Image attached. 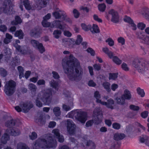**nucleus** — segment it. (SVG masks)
<instances>
[{"mask_svg": "<svg viewBox=\"0 0 149 149\" xmlns=\"http://www.w3.org/2000/svg\"><path fill=\"white\" fill-rule=\"evenodd\" d=\"M62 64L65 73L67 74L70 80L78 82L81 79L83 69L78 60L72 55H70L69 60L66 62L63 59Z\"/></svg>", "mask_w": 149, "mask_h": 149, "instance_id": "obj_1", "label": "nucleus"}, {"mask_svg": "<svg viewBox=\"0 0 149 149\" xmlns=\"http://www.w3.org/2000/svg\"><path fill=\"white\" fill-rule=\"evenodd\" d=\"M56 141L53 139L52 136H49L47 140L42 138H38L33 143V149H40V148H47L55 146Z\"/></svg>", "mask_w": 149, "mask_h": 149, "instance_id": "obj_2", "label": "nucleus"}, {"mask_svg": "<svg viewBox=\"0 0 149 149\" xmlns=\"http://www.w3.org/2000/svg\"><path fill=\"white\" fill-rule=\"evenodd\" d=\"M148 63L142 59H136L133 62V65L136 68L139 72L143 73L147 69Z\"/></svg>", "mask_w": 149, "mask_h": 149, "instance_id": "obj_3", "label": "nucleus"}, {"mask_svg": "<svg viewBox=\"0 0 149 149\" xmlns=\"http://www.w3.org/2000/svg\"><path fill=\"white\" fill-rule=\"evenodd\" d=\"M40 95V99L45 105H49L51 102L52 93L50 89H47L41 92Z\"/></svg>", "mask_w": 149, "mask_h": 149, "instance_id": "obj_4", "label": "nucleus"}, {"mask_svg": "<svg viewBox=\"0 0 149 149\" xmlns=\"http://www.w3.org/2000/svg\"><path fill=\"white\" fill-rule=\"evenodd\" d=\"M16 83L13 80L9 81L6 84L4 91L6 94L8 96L12 95L15 90Z\"/></svg>", "mask_w": 149, "mask_h": 149, "instance_id": "obj_5", "label": "nucleus"}, {"mask_svg": "<svg viewBox=\"0 0 149 149\" xmlns=\"http://www.w3.org/2000/svg\"><path fill=\"white\" fill-rule=\"evenodd\" d=\"M93 115L92 120L95 124L98 125L102 121L103 119V115L100 109L96 108L93 111Z\"/></svg>", "mask_w": 149, "mask_h": 149, "instance_id": "obj_6", "label": "nucleus"}, {"mask_svg": "<svg viewBox=\"0 0 149 149\" xmlns=\"http://www.w3.org/2000/svg\"><path fill=\"white\" fill-rule=\"evenodd\" d=\"M74 116L77 120L83 124L87 120V114L84 112L75 111L74 112Z\"/></svg>", "mask_w": 149, "mask_h": 149, "instance_id": "obj_7", "label": "nucleus"}, {"mask_svg": "<svg viewBox=\"0 0 149 149\" xmlns=\"http://www.w3.org/2000/svg\"><path fill=\"white\" fill-rule=\"evenodd\" d=\"M11 0H5L2 8L3 12L7 15H10L12 13V6L10 4Z\"/></svg>", "mask_w": 149, "mask_h": 149, "instance_id": "obj_8", "label": "nucleus"}, {"mask_svg": "<svg viewBox=\"0 0 149 149\" xmlns=\"http://www.w3.org/2000/svg\"><path fill=\"white\" fill-rule=\"evenodd\" d=\"M31 43L33 47L38 49L41 53H43L45 51V49L42 44L40 43L38 41L35 40H31Z\"/></svg>", "mask_w": 149, "mask_h": 149, "instance_id": "obj_9", "label": "nucleus"}, {"mask_svg": "<svg viewBox=\"0 0 149 149\" xmlns=\"http://www.w3.org/2000/svg\"><path fill=\"white\" fill-rule=\"evenodd\" d=\"M67 130L69 134L71 135L73 134L75 132L76 126L73 121L71 120H67Z\"/></svg>", "mask_w": 149, "mask_h": 149, "instance_id": "obj_10", "label": "nucleus"}, {"mask_svg": "<svg viewBox=\"0 0 149 149\" xmlns=\"http://www.w3.org/2000/svg\"><path fill=\"white\" fill-rule=\"evenodd\" d=\"M49 0H35L36 6L33 8H37L38 10H40L42 8L45 7Z\"/></svg>", "mask_w": 149, "mask_h": 149, "instance_id": "obj_11", "label": "nucleus"}, {"mask_svg": "<svg viewBox=\"0 0 149 149\" xmlns=\"http://www.w3.org/2000/svg\"><path fill=\"white\" fill-rule=\"evenodd\" d=\"M109 13L112 16L111 19V22L115 23L118 22L119 17L118 13L117 11L112 9L109 11Z\"/></svg>", "mask_w": 149, "mask_h": 149, "instance_id": "obj_12", "label": "nucleus"}, {"mask_svg": "<svg viewBox=\"0 0 149 149\" xmlns=\"http://www.w3.org/2000/svg\"><path fill=\"white\" fill-rule=\"evenodd\" d=\"M32 103L30 102H24L21 105L22 109L25 113L27 112L30 109L33 107Z\"/></svg>", "mask_w": 149, "mask_h": 149, "instance_id": "obj_13", "label": "nucleus"}, {"mask_svg": "<svg viewBox=\"0 0 149 149\" xmlns=\"http://www.w3.org/2000/svg\"><path fill=\"white\" fill-rule=\"evenodd\" d=\"M52 133L54 134V137L58 139V141L59 142L62 143L64 141V138L62 135L60 134L59 129H54L52 131Z\"/></svg>", "mask_w": 149, "mask_h": 149, "instance_id": "obj_14", "label": "nucleus"}, {"mask_svg": "<svg viewBox=\"0 0 149 149\" xmlns=\"http://www.w3.org/2000/svg\"><path fill=\"white\" fill-rule=\"evenodd\" d=\"M124 21L129 23V27H131L133 30H136L137 29L136 25L133 21L129 17L125 16L123 19Z\"/></svg>", "mask_w": 149, "mask_h": 149, "instance_id": "obj_15", "label": "nucleus"}, {"mask_svg": "<svg viewBox=\"0 0 149 149\" xmlns=\"http://www.w3.org/2000/svg\"><path fill=\"white\" fill-rule=\"evenodd\" d=\"M62 22L59 20H55L52 22L51 27H56L62 30H64L65 26L62 24Z\"/></svg>", "mask_w": 149, "mask_h": 149, "instance_id": "obj_16", "label": "nucleus"}, {"mask_svg": "<svg viewBox=\"0 0 149 149\" xmlns=\"http://www.w3.org/2000/svg\"><path fill=\"white\" fill-rule=\"evenodd\" d=\"M101 104L106 106L108 108L113 109L114 108L113 105L114 104V101L112 99L110 98L107 100V102L102 101Z\"/></svg>", "mask_w": 149, "mask_h": 149, "instance_id": "obj_17", "label": "nucleus"}, {"mask_svg": "<svg viewBox=\"0 0 149 149\" xmlns=\"http://www.w3.org/2000/svg\"><path fill=\"white\" fill-rule=\"evenodd\" d=\"M63 44L64 45L67 47L71 48L73 46V41L70 38H67L62 40Z\"/></svg>", "mask_w": 149, "mask_h": 149, "instance_id": "obj_18", "label": "nucleus"}, {"mask_svg": "<svg viewBox=\"0 0 149 149\" xmlns=\"http://www.w3.org/2000/svg\"><path fill=\"white\" fill-rule=\"evenodd\" d=\"M141 14L146 19L149 20V8L147 7L143 8Z\"/></svg>", "mask_w": 149, "mask_h": 149, "instance_id": "obj_19", "label": "nucleus"}, {"mask_svg": "<svg viewBox=\"0 0 149 149\" xmlns=\"http://www.w3.org/2000/svg\"><path fill=\"white\" fill-rule=\"evenodd\" d=\"M15 46L16 49L22 54H26L27 53V51L26 49V46H20L17 44H15Z\"/></svg>", "mask_w": 149, "mask_h": 149, "instance_id": "obj_20", "label": "nucleus"}, {"mask_svg": "<svg viewBox=\"0 0 149 149\" xmlns=\"http://www.w3.org/2000/svg\"><path fill=\"white\" fill-rule=\"evenodd\" d=\"M19 122V121L18 120L12 119L10 121L8 120L6 122L5 126L9 128H10L15 125H17V123Z\"/></svg>", "mask_w": 149, "mask_h": 149, "instance_id": "obj_21", "label": "nucleus"}, {"mask_svg": "<svg viewBox=\"0 0 149 149\" xmlns=\"http://www.w3.org/2000/svg\"><path fill=\"white\" fill-rule=\"evenodd\" d=\"M6 132L9 134L14 136L18 135L20 134L19 130L15 128L14 129L13 128L12 129L10 130H7Z\"/></svg>", "mask_w": 149, "mask_h": 149, "instance_id": "obj_22", "label": "nucleus"}, {"mask_svg": "<svg viewBox=\"0 0 149 149\" xmlns=\"http://www.w3.org/2000/svg\"><path fill=\"white\" fill-rule=\"evenodd\" d=\"M86 145L89 149H95L96 146L94 142L91 140L86 141L84 142Z\"/></svg>", "mask_w": 149, "mask_h": 149, "instance_id": "obj_23", "label": "nucleus"}, {"mask_svg": "<svg viewBox=\"0 0 149 149\" xmlns=\"http://www.w3.org/2000/svg\"><path fill=\"white\" fill-rule=\"evenodd\" d=\"M122 95L125 100H130L132 97L130 92L127 89H126L124 91L123 94Z\"/></svg>", "mask_w": 149, "mask_h": 149, "instance_id": "obj_24", "label": "nucleus"}, {"mask_svg": "<svg viewBox=\"0 0 149 149\" xmlns=\"http://www.w3.org/2000/svg\"><path fill=\"white\" fill-rule=\"evenodd\" d=\"M140 141L142 143H145V144L149 147V137L144 135L142 137H141Z\"/></svg>", "mask_w": 149, "mask_h": 149, "instance_id": "obj_25", "label": "nucleus"}, {"mask_svg": "<svg viewBox=\"0 0 149 149\" xmlns=\"http://www.w3.org/2000/svg\"><path fill=\"white\" fill-rule=\"evenodd\" d=\"M125 137V135L124 134L115 133L114 135V139L116 141H119L122 140Z\"/></svg>", "mask_w": 149, "mask_h": 149, "instance_id": "obj_26", "label": "nucleus"}, {"mask_svg": "<svg viewBox=\"0 0 149 149\" xmlns=\"http://www.w3.org/2000/svg\"><path fill=\"white\" fill-rule=\"evenodd\" d=\"M117 104L123 105L125 104V99L122 95L120 97H117L115 99Z\"/></svg>", "mask_w": 149, "mask_h": 149, "instance_id": "obj_27", "label": "nucleus"}, {"mask_svg": "<svg viewBox=\"0 0 149 149\" xmlns=\"http://www.w3.org/2000/svg\"><path fill=\"white\" fill-rule=\"evenodd\" d=\"M30 34L31 36L38 37L40 34L39 30L35 29H32L31 31Z\"/></svg>", "mask_w": 149, "mask_h": 149, "instance_id": "obj_28", "label": "nucleus"}, {"mask_svg": "<svg viewBox=\"0 0 149 149\" xmlns=\"http://www.w3.org/2000/svg\"><path fill=\"white\" fill-rule=\"evenodd\" d=\"M12 38V36L8 33H6V38L4 39L3 41L6 44L10 42Z\"/></svg>", "mask_w": 149, "mask_h": 149, "instance_id": "obj_29", "label": "nucleus"}, {"mask_svg": "<svg viewBox=\"0 0 149 149\" xmlns=\"http://www.w3.org/2000/svg\"><path fill=\"white\" fill-rule=\"evenodd\" d=\"M93 33H97L100 32V30L97 25L93 24L92 27L90 29Z\"/></svg>", "mask_w": 149, "mask_h": 149, "instance_id": "obj_30", "label": "nucleus"}, {"mask_svg": "<svg viewBox=\"0 0 149 149\" xmlns=\"http://www.w3.org/2000/svg\"><path fill=\"white\" fill-rule=\"evenodd\" d=\"M15 36L16 37H17L19 39H22L23 38L24 34L21 30L16 31L15 34Z\"/></svg>", "mask_w": 149, "mask_h": 149, "instance_id": "obj_31", "label": "nucleus"}, {"mask_svg": "<svg viewBox=\"0 0 149 149\" xmlns=\"http://www.w3.org/2000/svg\"><path fill=\"white\" fill-rule=\"evenodd\" d=\"M102 86L108 93L111 92L110 84L109 83L106 81L104 82L102 84Z\"/></svg>", "mask_w": 149, "mask_h": 149, "instance_id": "obj_32", "label": "nucleus"}, {"mask_svg": "<svg viewBox=\"0 0 149 149\" xmlns=\"http://www.w3.org/2000/svg\"><path fill=\"white\" fill-rule=\"evenodd\" d=\"M9 139V135L6 133H5L2 136L1 139V142L3 144H6L7 141Z\"/></svg>", "mask_w": 149, "mask_h": 149, "instance_id": "obj_33", "label": "nucleus"}, {"mask_svg": "<svg viewBox=\"0 0 149 149\" xmlns=\"http://www.w3.org/2000/svg\"><path fill=\"white\" fill-rule=\"evenodd\" d=\"M22 22V20L18 16H17L15 17V21H12L11 24L13 25H16L18 24H20Z\"/></svg>", "mask_w": 149, "mask_h": 149, "instance_id": "obj_34", "label": "nucleus"}, {"mask_svg": "<svg viewBox=\"0 0 149 149\" xmlns=\"http://www.w3.org/2000/svg\"><path fill=\"white\" fill-rule=\"evenodd\" d=\"M112 59L113 61L117 65H120L122 63V60L119 59L117 56H114Z\"/></svg>", "mask_w": 149, "mask_h": 149, "instance_id": "obj_35", "label": "nucleus"}, {"mask_svg": "<svg viewBox=\"0 0 149 149\" xmlns=\"http://www.w3.org/2000/svg\"><path fill=\"white\" fill-rule=\"evenodd\" d=\"M29 88L32 93H33L35 94L37 89L36 86L33 84H30L29 85Z\"/></svg>", "mask_w": 149, "mask_h": 149, "instance_id": "obj_36", "label": "nucleus"}, {"mask_svg": "<svg viewBox=\"0 0 149 149\" xmlns=\"http://www.w3.org/2000/svg\"><path fill=\"white\" fill-rule=\"evenodd\" d=\"M53 112L56 116H60L61 114V111L59 107H56L53 109Z\"/></svg>", "mask_w": 149, "mask_h": 149, "instance_id": "obj_37", "label": "nucleus"}, {"mask_svg": "<svg viewBox=\"0 0 149 149\" xmlns=\"http://www.w3.org/2000/svg\"><path fill=\"white\" fill-rule=\"evenodd\" d=\"M73 105V103L71 102L70 103V106L65 104H63L62 108L63 109L66 111H68L71 109V107H72Z\"/></svg>", "mask_w": 149, "mask_h": 149, "instance_id": "obj_38", "label": "nucleus"}, {"mask_svg": "<svg viewBox=\"0 0 149 149\" xmlns=\"http://www.w3.org/2000/svg\"><path fill=\"white\" fill-rule=\"evenodd\" d=\"M40 95L38 94L36 100V104L37 106L39 107H41L42 106V103L40 102Z\"/></svg>", "mask_w": 149, "mask_h": 149, "instance_id": "obj_39", "label": "nucleus"}, {"mask_svg": "<svg viewBox=\"0 0 149 149\" xmlns=\"http://www.w3.org/2000/svg\"><path fill=\"white\" fill-rule=\"evenodd\" d=\"M17 149H29L25 144L21 143H19L17 144Z\"/></svg>", "mask_w": 149, "mask_h": 149, "instance_id": "obj_40", "label": "nucleus"}, {"mask_svg": "<svg viewBox=\"0 0 149 149\" xmlns=\"http://www.w3.org/2000/svg\"><path fill=\"white\" fill-rule=\"evenodd\" d=\"M23 3L25 8L27 10H30L31 8V6L28 0H24Z\"/></svg>", "mask_w": 149, "mask_h": 149, "instance_id": "obj_41", "label": "nucleus"}, {"mask_svg": "<svg viewBox=\"0 0 149 149\" xmlns=\"http://www.w3.org/2000/svg\"><path fill=\"white\" fill-rule=\"evenodd\" d=\"M94 97L96 99L97 102L101 104V102H102V101L101 100L99 99L100 98V96L99 92L96 91L94 93Z\"/></svg>", "mask_w": 149, "mask_h": 149, "instance_id": "obj_42", "label": "nucleus"}, {"mask_svg": "<svg viewBox=\"0 0 149 149\" xmlns=\"http://www.w3.org/2000/svg\"><path fill=\"white\" fill-rule=\"evenodd\" d=\"M50 86L53 88L56 89L58 84V83L54 79H52L50 82Z\"/></svg>", "mask_w": 149, "mask_h": 149, "instance_id": "obj_43", "label": "nucleus"}, {"mask_svg": "<svg viewBox=\"0 0 149 149\" xmlns=\"http://www.w3.org/2000/svg\"><path fill=\"white\" fill-rule=\"evenodd\" d=\"M61 33V30H54L53 33L54 37L56 38H58Z\"/></svg>", "mask_w": 149, "mask_h": 149, "instance_id": "obj_44", "label": "nucleus"}, {"mask_svg": "<svg viewBox=\"0 0 149 149\" xmlns=\"http://www.w3.org/2000/svg\"><path fill=\"white\" fill-rule=\"evenodd\" d=\"M136 35L137 38L141 40H142L143 38L145 36V35L143 32L140 31L136 32Z\"/></svg>", "mask_w": 149, "mask_h": 149, "instance_id": "obj_45", "label": "nucleus"}, {"mask_svg": "<svg viewBox=\"0 0 149 149\" xmlns=\"http://www.w3.org/2000/svg\"><path fill=\"white\" fill-rule=\"evenodd\" d=\"M109 79L115 80L118 77V73H110L109 74Z\"/></svg>", "mask_w": 149, "mask_h": 149, "instance_id": "obj_46", "label": "nucleus"}, {"mask_svg": "<svg viewBox=\"0 0 149 149\" xmlns=\"http://www.w3.org/2000/svg\"><path fill=\"white\" fill-rule=\"evenodd\" d=\"M106 7V5L104 3L99 4L98 6L99 10L102 12H103L104 11Z\"/></svg>", "mask_w": 149, "mask_h": 149, "instance_id": "obj_47", "label": "nucleus"}, {"mask_svg": "<svg viewBox=\"0 0 149 149\" xmlns=\"http://www.w3.org/2000/svg\"><path fill=\"white\" fill-rule=\"evenodd\" d=\"M36 122L39 125L42 126L45 123V121L42 117H40L38 119L36 120Z\"/></svg>", "mask_w": 149, "mask_h": 149, "instance_id": "obj_48", "label": "nucleus"}, {"mask_svg": "<svg viewBox=\"0 0 149 149\" xmlns=\"http://www.w3.org/2000/svg\"><path fill=\"white\" fill-rule=\"evenodd\" d=\"M0 74L1 76L4 77L7 74V72L4 68H0Z\"/></svg>", "mask_w": 149, "mask_h": 149, "instance_id": "obj_49", "label": "nucleus"}, {"mask_svg": "<svg viewBox=\"0 0 149 149\" xmlns=\"http://www.w3.org/2000/svg\"><path fill=\"white\" fill-rule=\"evenodd\" d=\"M136 90L138 94L141 97H143L144 96L145 93L143 89H141L139 87H138Z\"/></svg>", "mask_w": 149, "mask_h": 149, "instance_id": "obj_50", "label": "nucleus"}, {"mask_svg": "<svg viewBox=\"0 0 149 149\" xmlns=\"http://www.w3.org/2000/svg\"><path fill=\"white\" fill-rule=\"evenodd\" d=\"M141 42L145 44L149 45V36H145Z\"/></svg>", "mask_w": 149, "mask_h": 149, "instance_id": "obj_51", "label": "nucleus"}, {"mask_svg": "<svg viewBox=\"0 0 149 149\" xmlns=\"http://www.w3.org/2000/svg\"><path fill=\"white\" fill-rule=\"evenodd\" d=\"M130 108L131 110L136 111H138L140 109L139 107L133 104H131L130 106Z\"/></svg>", "mask_w": 149, "mask_h": 149, "instance_id": "obj_52", "label": "nucleus"}, {"mask_svg": "<svg viewBox=\"0 0 149 149\" xmlns=\"http://www.w3.org/2000/svg\"><path fill=\"white\" fill-rule=\"evenodd\" d=\"M137 27L141 30H143L146 27V25L143 22H139L137 24Z\"/></svg>", "mask_w": 149, "mask_h": 149, "instance_id": "obj_53", "label": "nucleus"}, {"mask_svg": "<svg viewBox=\"0 0 149 149\" xmlns=\"http://www.w3.org/2000/svg\"><path fill=\"white\" fill-rule=\"evenodd\" d=\"M81 27L82 29L85 31H88L91 29V26L90 25L87 26L85 24H81Z\"/></svg>", "mask_w": 149, "mask_h": 149, "instance_id": "obj_54", "label": "nucleus"}, {"mask_svg": "<svg viewBox=\"0 0 149 149\" xmlns=\"http://www.w3.org/2000/svg\"><path fill=\"white\" fill-rule=\"evenodd\" d=\"M30 139L33 140L37 137V134L35 132H33L31 134L29 135Z\"/></svg>", "mask_w": 149, "mask_h": 149, "instance_id": "obj_55", "label": "nucleus"}, {"mask_svg": "<svg viewBox=\"0 0 149 149\" xmlns=\"http://www.w3.org/2000/svg\"><path fill=\"white\" fill-rule=\"evenodd\" d=\"M82 41V38L80 35H78L77 36V38L75 42V44L77 45H79L80 44Z\"/></svg>", "mask_w": 149, "mask_h": 149, "instance_id": "obj_56", "label": "nucleus"}, {"mask_svg": "<svg viewBox=\"0 0 149 149\" xmlns=\"http://www.w3.org/2000/svg\"><path fill=\"white\" fill-rule=\"evenodd\" d=\"M106 42H108L109 45L110 46H112L114 45L113 40L110 38H109L106 40Z\"/></svg>", "mask_w": 149, "mask_h": 149, "instance_id": "obj_57", "label": "nucleus"}, {"mask_svg": "<svg viewBox=\"0 0 149 149\" xmlns=\"http://www.w3.org/2000/svg\"><path fill=\"white\" fill-rule=\"evenodd\" d=\"M148 114V111H145L142 112L141 114V117L143 118H147Z\"/></svg>", "mask_w": 149, "mask_h": 149, "instance_id": "obj_58", "label": "nucleus"}, {"mask_svg": "<svg viewBox=\"0 0 149 149\" xmlns=\"http://www.w3.org/2000/svg\"><path fill=\"white\" fill-rule=\"evenodd\" d=\"M113 127L115 129L118 130L120 127V125L117 123H115L112 124Z\"/></svg>", "mask_w": 149, "mask_h": 149, "instance_id": "obj_59", "label": "nucleus"}, {"mask_svg": "<svg viewBox=\"0 0 149 149\" xmlns=\"http://www.w3.org/2000/svg\"><path fill=\"white\" fill-rule=\"evenodd\" d=\"M42 24L44 27H48L50 26H51L50 23L48 22L47 21H42Z\"/></svg>", "mask_w": 149, "mask_h": 149, "instance_id": "obj_60", "label": "nucleus"}, {"mask_svg": "<svg viewBox=\"0 0 149 149\" xmlns=\"http://www.w3.org/2000/svg\"><path fill=\"white\" fill-rule=\"evenodd\" d=\"M61 13H59L58 12L56 11L53 13V16L55 17L56 19H59L60 18V15Z\"/></svg>", "mask_w": 149, "mask_h": 149, "instance_id": "obj_61", "label": "nucleus"}, {"mask_svg": "<svg viewBox=\"0 0 149 149\" xmlns=\"http://www.w3.org/2000/svg\"><path fill=\"white\" fill-rule=\"evenodd\" d=\"M73 13L74 17L76 18H78L80 15V13L76 9H74L73 11Z\"/></svg>", "mask_w": 149, "mask_h": 149, "instance_id": "obj_62", "label": "nucleus"}, {"mask_svg": "<svg viewBox=\"0 0 149 149\" xmlns=\"http://www.w3.org/2000/svg\"><path fill=\"white\" fill-rule=\"evenodd\" d=\"M121 68L122 69L125 71H128L129 70V68L127 66V65L125 63H123L121 65Z\"/></svg>", "mask_w": 149, "mask_h": 149, "instance_id": "obj_63", "label": "nucleus"}, {"mask_svg": "<svg viewBox=\"0 0 149 149\" xmlns=\"http://www.w3.org/2000/svg\"><path fill=\"white\" fill-rule=\"evenodd\" d=\"M101 65L100 64H95L93 65V67L95 70L99 71L101 69Z\"/></svg>", "mask_w": 149, "mask_h": 149, "instance_id": "obj_64", "label": "nucleus"}]
</instances>
